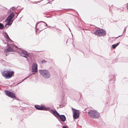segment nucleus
Wrapping results in <instances>:
<instances>
[{
  "label": "nucleus",
  "instance_id": "obj_1",
  "mask_svg": "<svg viewBox=\"0 0 128 128\" xmlns=\"http://www.w3.org/2000/svg\"><path fill=\"white\" fill-rule=\"evenodd\" d=\"M88 114L90 117L93 118H98L100 116V113L93 110L89 111L88 112Z\"/></svg>",
  "mask_w": 128,
  "mask_h": 128
},
{
  "label": "nucleus",
  "instance_id": "obj_2",
  "mask_svg": "<svg viewBox=\"0 0 128 128\" xmlns=\"http://www.w3.org/2000/svg\"><path fill=\"white\" fill-rule=\"evenodd\" d=\"M14 73V72L13 71L6 70L2 72V75L4 77L10 78L13 76Z\"/></svg>",
  "mask_w": 128,
  "mask_h": 128
},
{
  "label": "nucleus",
  "instance_id": "obj_3",
  "mask_svg": "<svg viewBox=\"0 0 128 128\" xmlns=\"http://www.w3.org/2000/svg\"><path fill=\"white\" fill-rule=\"evenodd\" d=\"M39 72L40 74L43 77L46 78H49L50 76V72L47 70H39Z\"/></svg>",
  "mask_w": 128,
  "mask_h": 128
},
{
  "label": "nucleus",
  "instance_id": "obj_4",
  "mask_svg": "<svg viewBox=\"0 0 128 128\" xmlns=\"http://www.w3.org/2000/svg\"><path fill=\"white\" fill-rule=\"evenodd\" d=\"M94 33L96 35L99 36L105 35L106 34L105 31L102 30H98L95 31Z\"/></svg>",
  "mask_w": 128,
  "mask_h": 128
},
{
  "label": "nucleus",
  "instance_id": "obj_5",
  "mask_svg": "<svg viewBox=\"0 0 128 128\" xmlns=\"http://www.w3.org/2000/svg\"><path fill=\"white\" fill-rule=\"evenodd\" d=\"M17 49L18 53L20 54L21 56L25 58H27L28 56L27 52L25 51L22 50L21 48H17Z\"/></svg>",
  "mask_w": 128,
  "mask_h": 128
},
{
  "label": "nucleus",
  "instance_id": "obj_6",
  "mask_svg": "<svg viewBox=\"0 0 128 128\" xmlns=\"http://www.w3.org/2000/svg\"><path fill=\"white\" fill-rule=\"evenodd\" d=\"M5 93L6 96L12 98H16L15 94L9 91L6 90L5 91Z\"/></svg>",
  "mask_w": 128,
  "mask_h": 128
},
{
  "label": "nucleus",
  "instance_id": "obj_7",
  "mask_svg": "<svg viewBox=\"0 0 128 128\" xmlns=\"http://www.w3.org/2000/svg\"><path fill=\"white\" fill-rule=\"evenodd\" d=\"M5 21L7 23L5 24V26L6 27H8L9 26H10L13 21L12 20H9L7 18Z\"/></svg>",
  "mask_w": 128,
  "mask_h": 128
},
{
  "label": "nucleus",
  "instance_id": "obj_8",
  "mask_svg": "<svg viewBox=\"0 0 128 128\" xmlns=\"http://www.w3.org/2000/svg\"><path fill=\"white\" fill-rule=\"evenodd\" d=\"M79 113L76 110L74 111L73 112V116L74 119L78 118L79 117Z\"/></svg>",
  "mask_w": 128,
  "mask_h": 128
},
{
  "label": "nucleus",
  "instance_id": "obj_9",
  "mask_svg": "<svg viewBox=\"0 0 128 128\" xmlns=\"http://www.w3.org/2000/svg\"><path fill=\"white\" fill-rule=\"evenodd\" d=\"M37 65L34 63L33 64L32 66V72H36L37 71Z\"/></svg>",
  "mask_w": 128,
  "mask_h": 128
},
{
  "label": "nucleus",
  "instance_id": "obj_10",
  "mask_svg": "<svg viewBox=\"0 0 128 128\" xmlns=\"http://www.w3.org/2000/svg\"><path fill=\"white\" fill-rule=\"evenodd\" d=\"M35 108L37 109L40 110H46V108L44 106H42L36 105L35 106Z\"/></svg>",
  "mask_w": 128,
  "mask_h": 128
},
{
  "label": "nucleus",
  "instance_id": "obj_11",
  "mask_svg": "<svg viewBox=\"0 0 128 128\" xmlns=\"http://www.w3.org/2000/svg\"><path fill=\"white\" fill-rule=\"evenodd\" d=\"M51 112L56 117H59L60 116L59 114L57 112L56 110H52Z\"/></svg>",
  "mask_w": 128,
  "mask_h": 128
},
{
  "label": "nucleus",
  "instance_id": "obj_12",
  "mask_svg": "<svg viewBox=\"0 0 128 128\" xmlns=\"http://www.w3.org/2000/svg\"><path fill=\"white\" fill-rule=\"evenodd\" d=\"M14 15V14L13 12H12L11 14H10L8 16L7 18L9 20H12L11 19L12 18Z\"/></svg>",
  "mask_w": 128,
  "mask_h": 128
},
{
  "label": "nucleus",
  "instance_id": "obj_13",
  "mask_svg": "<svg viewBox=\"0 0 128 128\" xmlns=\"http://www.w3.org/2000/svg\"><path fill=\"white\" fill-rule=\"evenodd\" d=\"M60 120L62 121H64L66 120V118L65 116L63 115L60 116Z\"/></svg>",
  "mask_w": 128,
  "mask_h": 128
},
{
  "label": "nucleus",
  "instance_id": "obj_14",
  "mask_svg": "<svg viewBox=\"0 0 128 128\" xmlns=\"http://www.w3.org/2000/svg\"><path fill=\"white\" fill-rule=\"evenodd\" d=\"M13 48H6L4 50L5 52H13L14 51Z\"/></svg>",
  "mask_w": 128,
  "mask_h": 128
},
{
  "label": "nucleus",
  "instance_id": "obj_15",
  "mask_svg": "<svg viewBox=\"0 0 128 128\" xmlns=\"http://www.w3.org/2000/svg\"><path fill=\"white\" fill-rule=\"evenodd\" d=\"M5 34H6L5 38L7 39H9L10 40V42H12V41L9 38L7 34L6 33Z\"/></svg>",
  "mask_w": 128,
  "mask_h": 128
},
{
  "label": "nucleus",
  "instance_id": "obj_16",
  "mask_svg": "<svg viewBox=\"0 0 128 128\" xmlns=\"http://www.w3.org/2000/svg\"><path fill=\"white\" fill-rule=\"evenodd\" d=\"M119 44V43H117L116 44H114L112 45V48H115Z\"/></svg>",
  "mask_w": 128,
  "mask_h": 128
},
{
  "label": "nucleus",
  "instance_id": "obj_17",
  "mask_svg": "<svg viewBox=\"0 0 128 128\" xmlns=\"http://www.w3.org/2000/svg\"><path fill=\"white\" fill-rule=\"evenodd\" d=\"M16 8L15 7H12L10 9V11H13Z\"/></svg>",
  "mask_w": 128,
  "mask_h": 128
},
{
  "label": "nucleus",
  "instance_id": "obj_18",
  "mask_svg": "<svg viewBox=\"0 0 128 128\" xmlns=\"http://www.w3.org/2000/svg\"><path fill=\"white\" fill-rule=\"evenodd\" d=\"M4 26L2 24L0 23V29H2L4 28Z\"/></svg>",
  "mask_w": 128,
  "mask_h": 128
},
{
  "label": "nucleus",
  "instance_id": "obj_19",
  "mask_svg": "<svg viewBox=\"0 0 128 128\" xmlns=\"http://www.w3.org/2000/svg\"><path fill=\"white\" fill-rule=\"evenodd\" d=\"M46 62V61H45V60H42L41 61V63L43 64L44 63H45Z\"/></svg>",
  "mask_w": 128,
  "mask_h": 128
},
{
  "label": "nucleus",
  "instance_id": "obj_20",
  "mask_svg": "<svg viewBox=\"0 0 128 128\" xmlns=\"http://www.w3.org/2000/svg\"><path fill=\"white\" fill-rule=\"evenodd\" d=\"M42 22L44 23L45 24H46V26H47V24H46V23H45L44 22Z\"/></svg>",
  "mask_w": 128,
  "mask_h": 128
},
{
  "label": "nucleus",
  "instance_id": "obj_21",
  "mask_svg": "<svg viewBox=\"0 0 128 128\" xmlns=\"http://www.w3.org/2000/svg\"><path fill=\"white\" fill-rule=\"evenodd\" d=\"M38 23H37L36 24V27H37V24H38Z\"/></svg>",
  "mask_w": 128,
  "mask_h": 128
},
{
  "label": "nucleus",
  "instance_id": "obj_22",
  "mask_svg": "<svg viewBox=\"0 0 128 128\" xmlns=\"http://www.w3.org/2000/svg\"><path fill=\"white\" fill-rule=\"evenodd\" d=\"M9 44L10 45H12V46L13 45L12 44Z\"/></svg>",
  "mask_w": 128,
  "mask_h": 128
},
{
  "label": "nucleus",
  "instance_id": "obj_23",
  "mask_svg": "<svg viewBox=\"0 0 128 128\" xmlns=\"http://www.w3.org/2000/svg\"><path fill=\"white\" fill-rule=\"evenodd\" d=\"M63 128H67L66 127H65V126H64L63 127Z\"/></svg>",
  "mask_w": 128,
  "mask_h": 128
},
{
  "label": "nucleus",
  "instance_id": "obj_24",
  "mask_svg": "<svg viewBox=\"0 0 128 128\" xmlns=\"http://www.w3.org/2000/svg\"><path fill=\"white\" fill-rule=\"evenodd\" d=\"M72 108V110H74V109L73 108Z\"/></svg>",
  "mask_w": 128,
  "mask_h": 128
},
{
  "label": "nucleus",
  "instance_id": "obj_25",
  "mask_svg": "<svg viewBox=\"0 0 128 128\" xmlns=\"http://www.w3.org/2000/svg\"><path fill=\"white\" fill-rule=\"evenodd\" d=\"M8 48H12L11 47H9Z\"/></svg>",
  "mask_w": 128,
  "mask_h": 128
},
{
  "label": "nucleus",
  "instance_id": "obj_26",
  "mask_svg": "<svg viewBox=\"0 0 128 128\" xmlns=\"http://www.w3.org/2000/svg\"><path fill=\"white\" fill-rule=\"evenodd\" d=\"M122 36L121 35H120V36H118V37H120V36Z\"/></svg>",
  "mask_w": 128,
  "mask_h": 128
},
{
  "label": "nucleus",
  "instance_id": "obj_27",
  "mask_svg": "<svg viewBox=\"0 0 128 128\" xmlns=\"http://www.w3.org/2000/svg\"><path fill=\"white\" fill-rule=\"evenodd\" d=\"M18 16V14L17 15V16H16V18L17 17V16Z\"/></svg>",
  "mask_w": 128,
  "mask_h": 128
},
{
  "label": "nucleus",
  "instance_id": "obj_28",
  "mask_svg": "<svg viewBox=\"0 0 128 128\" xmlns=\"http://www.w3.org/2000/svg\"><path fill=\"white\" fill-rule=\"evenodd\" d=\"M61 106H60V108L61 107Z\"/></svg>",
  "mask_w": 128,
  "mask_h": 128
},
{
  "label": "nucleus",
  "instance_id": "obj_29",
  "mask_svg": "<svg viewBox=\"0 0 128 128\" xmlns=\"http://www.w3.org/2000/svg\"><path fill=\"white\" fill-rule=\"evenodd\" d=\"M69 30L70 31V29L69 28Z\"/></svg>",
  "mask_w": 128,
  "mask_h": 128
},
{
  "label": "nucleus",
  "instance_id": "obj_30",
  "mask_svg": "<svg viewBox=\"0 0 128 128\" xmlns=\"http://www.w3.org/2000/svg\"><path fill=\"white\" fill-rule=\"evenodd\" d=\"M68 41V40H67V41L66 42H67Z\"/></svg>",
  "mask_w": 128,
  "mask_h": 128
}]
</instances>
